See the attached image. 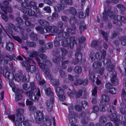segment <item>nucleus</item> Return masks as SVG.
I'll use <instances>...</instances> for the list:
<instances>
[{
  "label": "nucleus",
  "instance_id": "nucleus-51",
  "mask_svg": "<svg viewBox=\"0 0 126 126\" xmlns=\"http://www.w3.org/2000/svg\"><path fill=\"white\" fill-rule=\"evenodd\" d=\"M103 16L102 18L105 21H107L108 20V17L107 15V14L105 11H104L103 13Z\"/></svg>",
  "mask_w": 126,
  "mask_h": 126
},
{
  "label": "nucleus",
  "instance_id": "nucleus-18",
  "mask_svg": "<svg viewBox=\"0 0 126 126\" xmlns=\"http://www.w3.org/2000/svg\"><path fill=\"white\" fill-rule=\"evenodd\" d=\"M38 22L41 25L44 26H48L49 25V23L47 21L44 20L39 19L38 20Z\"/></svg>",
  "mask_w": 126,
  "mask_h": 126
},
{
  "label": "nucleus",
  "instance_id": "nucleus-5",
  "mask_svg": "<svg viewBox=\"0 0 126 126\" xmlns=\"http://www.w3.org/2000/svg\"><path fill=\"white\" fill-rule=\"evenodd\" d=\"M60 1L61 4L58 6H56L54 7L55 12H59L60 10H63L66 7L67 5L65 2V0H61Z\"/></svg>",
  "mask_w": 126,
  "mask_h": 126
},
{
  "label": "nucleus",
  "instance_id": "nucleus-4",
  "mask_svg": "<svg viewBox=\"0 0 126 126\" xmlns=\"http://www.w3.org/2000/svg\"><path fill=\"white\" fill-rule=\"evenodd\" d=\"M35 118L36 122L38 124H40L43 122L44 119V115L43 111L37 110L36 113Z\"/></svg>",
  "mask_w": 126,
  "mask_h": 126
},
{
  "label": "nucleus",
  "instance_id": "nucleus-62",
  "mask_svg": "<svg viewBox=\"0 0 126 126\" xmlns=\"http://www.w3.org/2000/svg\"><path fill=\"white\" fill-rule=\"evenodd\" d=\"M63 23L62 21H59L57 23V26L59 28H63Z\"/></svg>",
  "mask_w": 126,
  "mask_h": 126
},
{
  "label": "nucleus",
  "instance_id": "nucleus-36",
  "mask_svg": "<svg viewBox=\"0 0 126 126\" xmlns=\"http://www.w3.org/2000/svg\"><path fill=\"white\" fill-rule=\"evenodd\" d=\"M88 75L89 77L90 80L93 82H94L95 79V77L94 75V74H92L91 72H89Z\"/></svg>",
  "mask_w": 126,
  "mask_h": 126
},
{
  "label": "nucleus",
  "instance_id": "nucleus-42",
  "mask_svg": "<svg viewBox=\"0 0 126 126\" xmlns=\"http://www.w3.org/2000/svg\"><path fill=\"white\" fill-rule=\"evenodd\" d=\"M83 91L81 90H80L75 93V95L77 98H79L81 97L82 95Z\"/></svg>",
  "mask_w": 126,
  "mask_h": 126
},
{
  "label": "nucleus",
  "instance_id": "nucleus-46",
  "mask_svg": "<svg viewBox=\"0 0 126 126\" xmlns=\"http://www.w3.org/2000/svg\"><path fill=\"white\" fill-rule=\"evenodd\" d=\"M76 29V26L74 25H73L72 26V29L70 28H67L66 29V31L70 33L72 31H75Z\"/></svg>",
  "mask_w": 126,
  "mask_h": 126
},
{
  "label": "nucleus",
  "instance_id": "nucleus-16",
  "mask_svg": "<svg viewBox=\"0 0 126 126\" xmlns=\"http://www.w3.org/2000/svg\"><path fill=\"white\" fill-rule=\"evenodd\" d=\"M6 47L8 50L12 51L14 49V45L12 42L8 41L6 43Z\"/></svg>",
  "mask_w": 126,
  "mask_h": 126
},
{
  "label": "nucleus",
  "instance_id": "nucleus-55",
  "mask_svg": "<svg viewBox=\"0 0 126 126\" xmlns=\"http://www.w3.org/2000/svg\"><path fill=\"white\" fill-rule=\"evenodd\" d=\"M23 57L26 59V60L27 63H34V62L32 58H30L28 57L26 58L25 56H23Z\"/></svg>",
  "mask_w": 126,
  "mask_h": 126
},
{
  "label": "nucleus",
  "instance_id": "nucleus-50",
  "mask_svg": "<svg viewBox=\"0 0 126 126\" xmlns=\"http://www.w3.org/2000/svg\"><path fill=\"white\" fill-rule=\"evenodd\" d=\"M36 73H35L36 75V78L37 80L38 81H40L41 80V77L39 73V70H37L36 71Z\"/></svg>",
  "mask_w": 126,
  "mask_h": 126
},
{
  "label": "nucleus",
  "instance_id": "nucleus-2",
  "mask_svg": "<svg viewBox=\"0 0 126 126\" xmlns=\"http://www.w3.org/2000/svg\"><path fill=\"white\" fill-rule=\"evenodd\" d=\"M24 94L26 96H28L30 100L35 102H37L38 100V97L41 96L40 91L38 88L36 92L28 91Z\"/></svg>",
  "mask_w": 126,
  "mask_h": 126
},
{
  "label": "nucleus",
  "instance_id": "nucleus-48",
  "mask_svg": "<svg viewBox=\"0 0 126 126\" xmlns=\"http://www.w3.org/2000/svg\"><path fill=\"white\" fill-rule=\"evenodd\" d=\"M68 44V40L66 39H64L62 41V45L63 47H66Z\"/></svg>",
  "mask_w": 126,
  "mask_h": 126
},
{
  "label": "nucleus",
  "instance_id": "nucleus-38",
  "mask_svg": "<svg viewBox=\"0 0 126 126\" xmlns=\"http://www.w3.org/2000/svg\"><path fill=\"white\" fill-rule=\"evenodd\" d=\"M82 69L80 66H76L74 68V71L77 73L80 74L81 72Z\"/></svg>",
  "mask_w": 126,
  "mask_h": 126
},
{
  "label": "nucleus",
  "instance_id": "nucleus-6",
  "mask_svg": "<svg viewBox=\"0 0 126 126\" xmlns=\"http://www.w3.org/2000/svg\"><path fill=\"white\" fill-rule=\"evenodd\" d=\"M102 99L100 101V105H105L108 104L109 101L110 99L109 96L104 94L101 95Z\"/></svg>",
  "mask_w": 126,
  "mask_h": 126
},
{
  "label": "nucleus",
  "instance_id": "nucleus-28",
  "mask_svg": "<svg viewBox=\"0 0 126 126\" xmlns=\"http://www.w3.org/2000/svg\"><path fill=\"white\" fill-rule=\"evenodd\" d=\"M68 11L71 14L74 16L77 13L76 9L73 7H70Z\"/></svg>",
  "mask_w": 126,
  "mask_h": 126
},
{
  "label": "nucleus",
  "instance_id": "nucleus-19",
  "mask_svg": "<svg viewBox=\"0 0 126 126\" xmlns=\"http://www.w3.org/2000/svg\"><path fill=\"white\" fill-rule=\"evenodd\" d=\"M118 121L123 124L126 125V115L125 116L124 118L122 115H120L119 120Z\"/></svg>",
  "mask_w": 126,
  "mask_h": 126
},
{
  "label": "nucleus",
  "instance_id": "nucleus-49",
  "mask_svg": "<svg viewBox=\"0 0 126 126\" xmlns=\"http://www.w3.org/2000/svg\"><path fill=\"white\" fill-rule=\"evenodd\" d=\"M117 7L119 8L122 12H123L125 9V7L121 4H118L116 5Z\"/></svg>",
  "mask_w": 126,
  "mask_h": 126
},
{
  "label": "nucleus",
  "instance_id": "nucleus-33",
  "mask_svg": "<svg viewBox=\"0 0 126 126\" xmlns=\"http://www.w3.org/2000/svg\"><path fill=\"white\" fill-rule=\"evenodd\" d=\"M30 37L31 39L35 41L37 40V35L33 32H31L30 34Z\"/></svg>",
  "mask_w": 126,
  "mask_h": 126
},
{
  "label": "nucleus",
  "instance_id": "nucleus-39",
  "mask_svg": "<svg viewBox=\"0 0 126 126\" xmlns=\"http://www.w3.org/2000/svg\"><path fill=\"white\" fill-rule=\"evenodd\" d=\"M111 81L114 85H116L118 84V81L117 78H112Z\"/></svg>",
  "mask_w": 126,
  "mask_h": 126
},
{
  "label": "nucleus",
  "instance_id": "nucleus-9",
  "mask_svg": "<svg viewBox=\"0 0 126 126\" xmlns=\"http://www.w3.org/2000/svg\"><path fill=\"white\" fill-rule=\"evenodd\" d=\"M47 29H46V30H47V32H57L58 31L59 29L56 26H48L47 27Z\"/></svg>",
  "mask_w": 126,
  "mask_h": 126
},
{
  "label": "nucleus",
  "instance_id": "nucleus-60",
  "mask_svg": "<svg viewBox=\"0 0 126 126\" xmlns=\"http://www.w3.org/2000/svg\"><path fill=\"white\" fill-rule=\"evenodd\" d=\"M86 15L85 13L80 12L79 13V17L80 18H84L85 17Z\"/></svg>",
  "mask_w": 126,
  "mask_h": 126
},
{
  "label": "nucleus",
  "instance_id": "nucleus-43",
  "mask_svg": "<svg viewBox=\"0 0 126 126\" xmlns=\"http://www.w3.org/2000/svg\"><path fill=\"white\" fill-rule=\"evenodd\" d=\"M99 121L102 123H104L107 121L106 117L104 115L102 116L99 119Z\"/></svg>",
  "mask_w": 126,
  "mask_h": 126
},
{
  "label": "nucleus",
  "instance_id": "nucleus-15",
  "mask_svg": "<svg viewBox=\"0 0 126 126\" xmlns=\"http://www.w3.org/2000/svg\"><path fill=\"white\" fill-rule=\"evenodd\" d=\"M62 40L61 36L58 35L56 37V39L54 41V45L55 47H58L60 45V41Z\"/></svg>",
  "mask_w": 126,
  "mask_h": 126
},
{
  "label": "nucleus",
  "instance_id": "nucleus-27",
  "mask_svg": "<svg viewBox=\"0 0 126 126\" xmlns=\"http://www.w3.org/2000/svg\"><path fill=\"white\" fill-rule=\"evenodd\" d=\"M45 93L48 96H52L53 95V94L51 91L50 88H46L45 90Z\"/></svg>",
  "mask_w": 126,
  "mask_h": 126
},
{
  "label": "nucleus",
  "instance_id": "nucleus-56",
  "mask_svg": "<svg viewBox=\"0 0 126 126\" xmlns=\"http://www.w3.org/2000/svg\"><path fill=\"white\" fill-rule=\"evenodd\" d=\"M9 85L12 88V89L13 91H14V92H15L16 91V90L18 89H17L15 88V84L14 83L12 82H9Z\"/></svg>",
  "mask_w": 126,
  "mask_h": 126
},
{
  "label": "nucleus",
  "instance_id": "nucleus-44",
  "mask_svg": "<svg viewBox=\"0 0 126 126\" xmlns=\"http://www.w3.org/2000/svg\"><path fill=\"white\" fill-rule=\"evenodd\" d=\"M108 92L112 94H115L118 91L115 88L112 87L110 89Z\"/></svg>",
  "mask_w": 126,
  "mask_h": 126
},
{
  "label": "nucleus",
  "instance_id": "nucleus-22",
  "mask_svg": "<svg viewBox=\"0 0 126 126\" xmlns=\"http://www.w3.org/2000/svg\"><path fill=\"white\" fill-rule=\"evenodd\" d=\"M97 57L98 56H96V53L95 54L94 51H92L89 54V59L92 61H94L95 58H97Z\"/></svg>",
  "mask_w": 126,
  "mask_h": 126
},
{
  "label": "nucleus",
  "instance_id": "nucleus-26",
  "mask_svg": "<svg viewBox=\"0 0 126 126\" xmlns=\"http://www.w3.org/2000/svg\"><path fill=\"white\" fill-rule=\"evenodd\" d=\"M101 63L98 62H94L93 65V67L95 69H96L100 67L101 66Z\"/></svg>",
  "mask_w": 126,
  "mask_h": 126
},
{
  "label": "nucleus",
  "instance_id": "nucleus-30",
  "mask_svg": "<svg viewBox=\"0 0 126 126\" xmlns=\"http://www.w3.org/2000/svg\"><path fill=\"white\" fill-rule=\"evenodd\" d=\"M50 79H51V82L53 85L56 86L59 85V82L58 80L55 79L52 77Z\"/></svg>",
  "mask_w": 126,
  "mask_h": 126
},
{
  "label": "nucleus",
  "instance_id": "nucleus-64",
  "mask_svg": "<svg viewBox=\"0 0 126 126\" xmlns=\"http://www.w3.org/2000/svg\"><path fill=\"white\" fill-rule=\"evenodd\" d=\"M22 122H23V124L27 126H31L32 125L31 121L29 120H27L24 121Z\"/></svg>",
  "mask_w": 126,
  "mask_h": 126
},
{
  "label": "nucleus",
  "instance_id": "nucleus-57",
  "mask_svg": "<svg viewBox=\"0 0 126 126\" xmlns=\"http://www.w3.org/2000/svg\"><path fill=\"white\" fill-rule=\"evenodd\" d=\"M120 40L121 41V44L123 46H126V38L124 37L121 38Z\"/></svg>",
  "mask_w": 126,
  "mask_h": 126
},
{
  "label": "nucleus",
  "instance_id": "nucleus-58",
  "mask_svg": "<svg viewBox=\"0 0 126 126\" xmlns=\"http://www.w3.org/2000/svg\"><path fill=\"white\" fill-rule=\"evenodd\" d=\"M75 109L76 111H79L82 110V108L80 106L78 105H75L74 106Z\"/></svg>",
  "mask_w": 126,
  "mask_h": 126
},
{
  "label": "nucleus",
  "instance_id": "nucleus-52",
  "mask_svg": "<svg viewBox=\"0 0 126 126\" xmlns=\"http://www.w3.org/2000/svg\"><path fill=\"white\" fill-rule=\"evenodd\" d=\"M44 63L46 66L47 67H49L52 65V63L48 60L44 62Z\"/></svg>",
  "mask_w": 126,
  "mask_h": 126
},
{
  "label": "nucleus",
  "instance_id": "nucleus-37",
  "mask_svg": "<svg viewBox=\"0 0 126 126\" xmlns=\"http://www.w3.org/2000/svg\"><path fill=\"white\" fill-rule=\"evenodd\" d=\"M73 105L71 104L69 107V115H74V112L73 111Z\"/></svg>",
  "mask_w": 126,
  "mask_h": 126
},
{
  "label": "nucleus",
  "instance_id": "nucleus-13",
  "mask_svg": "<svg viewBox=\"0 0 126 126\" xmlns=\"http://www.w3.org/2000/svg\"><path fill=\"white\" fill-rule=\"evenodd\" d=\"M47 27H45L44 29L40 26H38L35 28V29L37 31L38 33L40 34H43L47 32Z\"/></svg>",
  "mask_w": 126,
  "mask_h": 126
},
{
  "label": "nucleus",
  "instance_id": "nucleus-20",
  "mask_svg": "<svg viewBox=\"0 0 126 126\" xmlns=\"http://www.w3.org/2000/svg\"><path fill=\"white\" fill-rule=\"evenodd\" d=\"M75 59L78 61L81 60L82 55L80 51H78L75 54Z\"/></svg>",
  "mask_w": 126,
  "mask_h": 126
},
{
  "label": "nucleus",
  "instance_id": "nucleus-53",
  "mask_svg": "<svg viewBox=\"0 0 126 126\" xmlns=\"http://www.w3.org/2000/svg\"><path fill=\"white\" fill-rule=\"evenodd\" d=\"M103 62L104 64H106L107 65H110L111 63L110 60L107 58H105L104 59Z\"/></svg>",
  "mask_w": 126,
  "mask_h": 126
},
{
  "label": "nucleus",
  "instance_id": "nucleus-32",
  "mask_svg": "<svg viewBox=\"0 0 126 126\" xmlns=\"http://www.w3.org/2000/svg\"><path fill=\"white\" fill-rule=\"evenodd\" d=\"M76 93L75 90V89H73L71 91L70 89H68V91L67 92L68 94L71 97H73L74 94Z\"/></svg>",
  "mask_w": 126,
  "mask_h": 126
},
{
  "label": "nucleus",
  "instance_id": "nucleus-29",
  "mask_svg": "<svg viewBox=\"0 0 126 126\" xmlns=\"http://www.w3.org/2000/svg\"><path fill=\"white\" fill-rule=\"evenodd\" d=\"M28 56L30 57H36L38 55L37 52L35 51H32L28 53Z\"/></svg>",
  "mask_w": 126,
  "mask_h": 126
},
{
  "label": "nucleus",
  "instance_id": "nucleus-21",
  "mask_svg": "<svg viewBox=\"0 0 126 126\" xmlns=\"http://www.w3.org/2000/svg\"><path fill=\"white\" fill-rule=\"evenodd\" d=\"M99 33L102 35L104 39L106 41H108V34L107 32L102 30H100Z\"/></svg>",
  "mask_w": 126,
  "mask_h": 126
},
{
  "label": "nucleus",
  "instance_id": "nucleus-3",
  "mask_svg": "<svg viewBox=\"0 0 126 126\" xmlns=\"http://www.w3.org/2000/svg\"><path fill=\"white\" fill-rule=\"evenodd\" d=\"M108 110L109 112V114L110 115H109L110 119L111 121L115 120V118L116 117V115L114 106L112 105H110L108 108Z\"/></svg>",
  "mask_w": 126,
  "mask_h": 126
},
{
  "label": "nucleus",
  "instance_id": "nucleus-61",
  "mask_svg": "<svg viewBox=\"0 0 126 126\" xmlns=\"http://www.w3.org/2000/svg\"><path fill=\"white\" fill-rule=\"evenodd\" d=\"M77 38L74 36L71 37L70 38V40L71 42H72L73 44H76V40Z\"/></svg>",
  "mask_w": 126,
  "mask_h": 126
},
{
  "label": "nucleus",
  "instance_id": "nucleus-11",
  "mask_svg": "<svg viewBox=\"0 0 126 126\" xmlns=\"http://www.w3.org/2000/svg\"><path fill=\"white\" fill-rule=\"evenodd\" d=\"M26 69L28 72H30L32 73H35L36 71L38 70L37 68H36L35 66L34 65H32L26 67Z\"/></svg>",
  "mask_w": 126,
  "mask_h": 126
},
{
  "label": "nucleus",
  "instance_id": "nucleus-63",
  "mask_svg": "<svg viewBox=\"0 0 126 126\" xmlns=\"http://www.w3.org/2000/svg\"><path fill=\"white\" fill-rule=\"evenodd\" d=\"M97 90L96 87L94 88L93 90L92 91V95L96 97L97 96Z\"/></svg>",
  "mask_w": 126,
  "mask_h": 126
},
{
  "label": "nucleus",
  "instance_id": "nucleus-10",
  "mask_svg": "<svg viewBox=\"0 0 126 126\" xmlns=\"http://www.w3.org/2000/svg\"><path fill=\"white\" fill-rule=\"evenodd\" d=\"M15 92L16 94L15 100L16 101H18L21 100L22 98L21 94L22 93V90L18 89L16 90Z\"/></svg>",
  "mask_w": 126,
  "mask_h": 126
},
{
  "label": "nucleus",
  "instance_id": "nucleus-31",
  "mask_svg": "<svg viewBox=\"0 0 126 126\" xmlns=\"http://www.w3.org/2000/svg\"><path fill=\"white\" fill-rule=\"evenodd\" d=\"M69 116L70 117L69 119V122L71 123H76L77 121V120L75 117V114L74 115H69Z\"/></svg>",
  "mask_w": 126,
  "mask_h": 126
},
{
  "label": "nucleus",
  "instance_id": "nucleus-54",
  "mask_svg": "<svg viewBox=\"0 0 126 126\" xmlns=\"http://www.w3.org/2000/svg\"><path fill=\"white\" fill-rule=\"evenodd\" d=\"M29 77V75L24 76L23 75H21V76L22 80L24 82L28 81V79H27V78Z\"/></svg>",
  "mask_w": 126,
  "mask_h": 126
},
{
  "label": "nucleus",
  "instance_id": "nucleus-14",
  "mask_svg": "<svg viewBox=\"0 0 126 126\" xmlns=\"http://www.w3.org/2000/svg\"><path fill=\"white\" fill-rule=\"evenodd\" d=\"M106 55V51L105 50H103L102 52L101 51L97 52L96 53V56H98V58L99 59L101 60L102 57L103 58H104Z\"/></svg>",
  "mask_w": 126,
  "mask_h": 126
},
{
  "label": "nucleus",
  "instance_id": "nucleus-25",
  "mask_svg": "<svg viewBox=\"0 0 126 126\" xmlns=\"http://www.w3.org/2000/svg\"><path fill=\"white\" fill-rule=\"evenodd\" d=\"M26 44L27 46L30 47H35L36 46V43L33 42L27 41L26 42Z\"/></svg>",
  "mask_w": 126,
  "mask_h": 126
},
{
  "label": "nucleus",
  "instance_id": "nucleus-47",
  "mask_svg": "<svg viewBox=\"0 0 126 126\" xmlns=\"http://www.w3.org/2000/svg\"><path fill=\"white\" fill-rule=\"evenodd\" d=\"M56 1L55 0H44V3L48 4L49 5L52 4L53 2Z\"/></svg>",
  "mask_w": 126,
  "mask_h": 126
},
{
  "label": "nucleus",
  "instance_id": "nucleus-17",
  "mask_svg": "<svg viewBox=\"0 0 126 126\" xmlns=\"http://www.w3.org/2000/svg\"><path fill=\"white\" fill-rule=\"evenodd\" d=\"M46 77L48 79H51L52 76L50 73V70L48 68H45L43 70Z\"/></svg>",
  "mask_w": 126,
  "mask_h": 126
},
{
  "label": "nucleus",
  "instance_id": "nucleus-1",
  "mask_svg": "<svg viewBox=\"0 0 126 126\" xmlns=\"http://www.w3.org/2000/svg\"><path fill=\"white\" fill-rule=\"evenodd\" d=\"M24 110L22 109L17 110L16 111V119L15 121L16 126H22L21 123L23 122L24 118L22 114Z\"/></svg>",
  "mask_w": 126,
  "mask_h": 126
},
{
  "label": "nucleus",
  "instance_id": "nucleus-24",
  "mask_svg": "<svg viewBox=\"0 0 126 126\" xmlns=\"http://www.w3.org/2000/svg\"><path fill=\"white\" fill-rule=\"evenodd\" d=\"M41 124H46L47 126H50L51 125V121H50V118L48 117L45 118V121L43 120V122L41 123Z\"/></svg>",
  "mask_w": 126,
  "mask_h": 126
},
{
  "label": "nucleus",
  "instance_id": "nucleus-7",
  "mask_svg": "<svg viewBox=\"0 0 126 126\" xmlns=\"http://www.w3.org/2000/svg\"><path fill=\"white\" fill-rule=\"evenodd\" d=\"M53 101V98L52 97H51L50 99L46 101V104L47 106V108L48 111H51L52 109Z\"/></svg>",
  "mask_w": 126,
  "mask_h": 126
},
{
  "label": "nucleus",
  "instance_id": "nucleus-23",
  "mask_svg": "<svg viewBox=\"0 0 126 126\" xmlns=\"http://www.w3.org/2000/svg\"><path fill=\"white\" fill-rule=\"evenodd\" d=\"M63 30H62L61 31V33L59 35L60 36L62 35L63 38H68L69 36V34L65 32H63Z\"/></svg>",
  "mask_w": 126,
  "mask_h": 126
},
{
  "label": "nucleus",
  "instance_id": "nucleus-59",
  "mask_svg": "<svg viewBox=\"0 0 126 126\" xmlns=\"http://www.w3.org/2000/svg\"><path fill=\"white\" fill-rule=\"evenodd\" d=\"M61 50L62 52V55L63 56H65L68 53L67 51L64 48H61Z\"/></svg>",
  "mask_w": 126,
  "mask_h": 126
},
{
  "label": "nucleus",
  "instance_id": "nucleus-41",
  "mask_svg": "<svg viewBox=\"0 0 126 126\" xmlns=\"http://www.w3.org/2000/svg\"><path fill=\"white\" fill-rule=\"evenodd\" d=\"M89 120V117H86L82 119L81 121V123L83 125H86L88 124Z\"/></svg>",
  "mask_w": 126,
  "mask_h": 126
},
{
  "label": "nucleus",
  "instance_id": "nucleus-35",
  "mask_svg": "<svg viewBox=\"0 0 126 126\" xmlns=\"http://www.w3.org/2000/svg\"><path fill=\"white\" fill-rule=\"evenodd\" d=\"M27 14L30 16H33L35 17L37 16L35 12L32 10L29 9L28 12Z\"/></svg>",
  "mask_w": 126,
  "mask_h": 126
},
{
  "label": "nucleus",
  "instance_id": "nucleus-40",
  "mask_svg": "<svg viewBox=\"0 0 126 126\" xmlns=\"http://www.w3.org/2000/svg\"><path fill=\"white\" fill-rule=\"evenodd\" d=\"M3 76L6 78H9L10 73L6 69H4L3 71Z\"/></svg>",
  "mask_w": 126,
  "mask_h": 126
},
{
  "label": "nucleus",
  "instance_id": "nucleus-12",
  "mask_svg": "<svg viewBox=\"0 0 126 126\" xmlns=\"http://www.w3.org/2000/svg\"><path fill=\"white\" fill-rule=\"evenodd\" d=\"M55 89L56 94L58 96L64 95V91L61 87L59 86L55 87Z\"/></svg>",
  "mask_w": 126,
  "mask_h": 126
},
{
  "label": "nucleus",
  "instance_id": "nucleus-34",
  "mask_svg": "<svg viewBox=\"0 0 126 126\" xmlns=\"http://www.w3.org/2000/svg\"><path fill=\"white\" fill-rule=\"evenodd\" d=\"M30 85L31 87V91L33 92H36L37 91V89L36 88L34 83L33 82H32L30 83Z\"/></svg>",
  "mask_w": 126,
  "mask_h": 126
},
{
  "label": "nucleus",
  "instance_id": "nucleus-8",
  "mask_svg": "<svg viewBox=\"0 0 126 126\" xmlns=\"http://www.w3.org/2000/svg\"><path fill=\"white\" fill-rule=\"evenodd\" d=\"M0 7L1 10L6 14H7V11L10 13H12L13 11L12 8L9 6H5L2 5H0Z\"/></svg>",
  "mask_w": 126,
  "mask_h": 126
},
{
  "label": "nucleus",
  "instance_id": "nucleus-45",
  "mask_svg": "<svg viewBox=\"0 0 126 126\" xmlns=\"http://www.w3.org/2000/svg\"><path fill=\"white\" fill-rule=\"evenodd\" d=\"M60 76L61 78H64L66 76V73L64 71L62 70H60L59 71Z\"/></svg>",
  "mask_w": 126,
  "mask_h": 126
}]
</instances>
